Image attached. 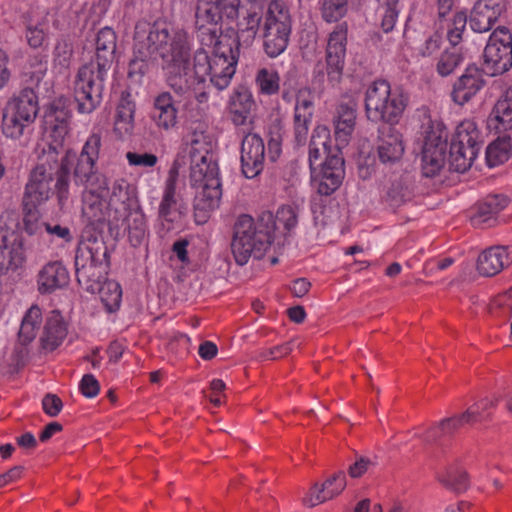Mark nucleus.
Returning a JSON list of instances; mask_svg holds the SVG:
<instances>
[{
	"label": "nucleus",
	"instance_id": "nucleus-12",
	"mask_svg": "<svg viewBox=\"0 0 512 512\" xmlns=\"http://www.w3.org/2000/svg\"><path fill=\"white\" fill-rule=\"evenodd\" d=\"M102 147V136L100 133H92L86 139L80 154L71 159V166L74 161L73 179L76 185L88 189H108L106 177L99 172L97 160L99 159Z\"/></svg>",
	"mask_w": 512,
	"mask_h": 512
},
{
	"label": "nucleus",
	"instance_id": "nucleus-48",
	"mask_svg": "<svg viewBox=\"0 0 512 512\" xmlns=\"http://www.w3.org/2000/svg\"><path fill=\"white\" fill-rule=\"evenodd\" d=\"M99 293L100 300L108 313L119 310L122 301V289L118 282L114 280H105L96 290Z\"/></svg>",
	"mask_w": 512,
	"mask_h": 512
},
{
	"label": "nucleus",
	"instance_id": "nucleus-11",
	"mask_svg": "<svg viewBox=\"0 0 512 512\" xmlns=\"http://www.w3.org/2000/svg\"><path fill=\"white\" fill-rule=\"evenodd\" d=\"M166 84L178 98L184 102L185 109L195 100L198 104H205L209 100L206 78L190 69V61L186 63L170 64L167 67Z\"/></svg>",
	"mask_w": 512,
	"mask_h": 512
},
{
	"label": "nucleus",
	"instance_id": "nucleus-58",
	"mask_svg": "<svg viewBox=\"0 0 512 512\" xmlns=\"http://www.w3.org/2000/svg\"><path fill=\"white\" fill-rule=\"evenodd\" d=\"M40 205L22 202L23 211V229L29 235H35L41 232L43 223L40 222V212L38 207Z\"/></svg>",
	"mask_w": 512,
	"mask_h": 512
},
{
	"label": "nucleus",
	"instance_id": "nucleus-39",
	"mask_svg": "<svg viewBox=\"0 0 512 512\" xmlns=\"http://www.w3.org/2000/svg\"><path fill=\"white\" fill-rule=\"evenodd\" d=\"M487 128L495 133L512 129V94L510 91L494 105L487 118Z\"/></svg>",
	"mask_w": 512,
	"mask_h": 512
},
{
	"label": "nucleus",
	"instance_id": "nucleus-2",
	"mask_svg": "<svg viewBox=\"0 0 512 512\" xmlns=\"http://www.w3.org/2000/svg\"><path fill=\"white\" fill-rule=\"evenodd\" d=\"M272 213L264 212L255 220L248 214H241L233 225L231 251L236 263L245 265L251 256L262 258L273 241Z\"/></svg>",
	"mask_w": 512,
	"mask_h": 512
},
{
	"label": "nucleus",
	"instance_id": "nucleus-42",
	"mask_svg": "<svg viewBox=\"0 0 512 512\" xmlns=\"http://www.w3.org/2000/svg\"><path fill=\"white\" fill-rule=\"evenodd\" d=\"M413 198V181L408 174L394 179L387 188L384 200L393 209L399 208Z\"/></svg>",
	"mask_w": 512,
	"mask_h": 512
},
{
	"label": "nucleus",
	"instance_id": "nucleus-60",
	"mask_svg": "<svg viewBox=\"0 0 512 512\" xmlns=\"http://www.w3.org/2000/svg\"><path fill=\"white\" fill-rule=\"evenodd\" d=\"M271 224L273 225V231L283 226V229L289 232L297 224V212L295 208L291 205L281 206L277 210L275 217L272 215Z\"/></svg>",
	"mask_w": 512,
	"mask_h": 512
},
{
	"label": "nucleus",
	"instance_id": "nucleus-33",
	"mask_svg": "<svg viewBox=\"0 0 512 512\" xmlns=\"http://www.w3.org/2000/svg\"><path fill=\"white\" fill-rule=\"evenodd\" d=\"M113 228H123L124 231L128 232L131 245L134 247L140 246L147 236V224L141 206L122 216L112 217L110 230Z\"/></svg>",
	"mask_w": 512,
	"mask_h": 512
},
{
	"label": "nucleus",
	"instance_id": "nucleus-5",
	"mask_svg": "<svg viewBox=\"0 0 512 512\" xmlns=\"http://www.w3.org/2000/svg\"><path fill=\"white\" fill-rule=\"evenodd\" d=\"M230 39L218 38L209 47H213L211 55L203 48L194 53V69L205 78L210 77L211 84L222 91L226 89L236 71L237 57L233 52Z\"/></svg>",
	"mask_w": 512,
	"mask_h": 512
},
{
	"label": "nucleus",
	"instance_id": "nucleus-40",
	"mask_svg": "<svg viewBox=\"0 0 512 512\" xmlns=\"http://www.w3.org/2000/svg\"><path fill=\"white\" fill-rule=\"evenodd\" d=\"M63 142L64 140L59 139H52L50 142H45L38 155V162L32 170L45 172L46 175L54 177L61 163L60 155L67 151H64Z\"/></svg>",
	"mask_w": 512,
	"mask_h": 512
},
{
	"label": "nucleus",
	"instance_id": "nucleus-49",
	"mask_svg": "<svg viewBox=\"0 0 512 512\" xmlns=\"http://www.w3.org/2000/svg\"><path fill=\"white\" fill-rule=\"evenodd\" d=\"M438 480L456 493L464 492L469 487L466 471L453 465L448 466L442 474H438Z\"/></svg>",
	"mask_w": 512,
	"mask_h": 512
},
{
	"label": "nucleus",
	"instance_id": "nucleus-29",
	"mask_svg": "<svg viewBox=\"0 0 512 512\" xmlns=\"http://www.w3.org/2000/svg\"><path fill=\"white\" fill-rule=\"evenodd\" d=\"M109 206L113 210V217L122 216L140 206L136 187L124 178L116 179L109 197Z\"/></svg>",
	"mask_w": 512,
	"mask_h": 512
},
{
	"label": "nucleus",
	"instance_id": "nucleus-30",
	"mask_svg": "<svg viewBox=\"0 0 512 512\" xmlns=\"http://www.w3.org/2000/svg\"><path fill=\"white\" fill-rule=\"evenodd\" d=\"M177 100L168 91H162L153 99L150 118L157 128L172 130L178 124Z\"/></svg>",
	"mask_w": 512,
	"mask_h": 512
},
{
	"label": "nucleus",
	"instance_id": "nucleus-16",
	"mask_svg": "<svg viewBox=\"0 0 512 512\" xmlns=\"http://www.w3.org/2000/svg\"><path fill=\"white\" fill-rule=\"evenodd\" d=\"M221 0H198L195 13V27L202 45L210 46L221 38L222 29L219 23L225 17Z\"/></svg>",
	"mask_w": 512,
	"mask_h": 512
},
{
	"label": "nucleus",
	"instance_id": "nucleus-15",
	"mask_svg": "<svg viewBox=\"0 0 512 512\" xmlns=\"http://www.w3.org/2000/svg\"><path fill=\"white\" fill-rule=\"evenodd\" d=\"M483 59L490 75L502 74L512 67V34L507 27L499 26L492 32Z\"/></svg>",
	"mask_w": 512,
	"mask_h": 512
},
{
	"label": "nucleus",
	"instance_id": "nucleus-28",
	"mask_svg": "<svg viewBox=\"0 0 512 512\" xmlns=\"http://www.w3.org/2000/svg\"><path fill=\"white\" fill-rule=\"evenodd\" d=\"M378 158L383 164H395L404 153L402 134L393 126L378 128Z\"/></svg>",
	"mask_w": 512,
	"mask_h": 512
},
{
	"label": "nucleus",
	"instance_id": "nucleus-64",
	"mask_svg": "<svg viewBox=\"0 0 512 512\" xmlns=\"http://www.w3.org/2000/svg\"><path fill=\"white\" fill-rule=\"evenodd\" d=\"M43 227L45 231L55 239H60L64 243H70L73 240V235L68 226L58 223L44 222Z\"/></svg>",
	"mask_w": 512,
	"mask_h": 512
},
{
	"label": "nucleus",
	"instance_id": "nucleus-26",
	"mask_svg": "<svg viewBox=\"0 0 512 512\" xmlns=\"http://www.w3.org/2000/svg\"><path fill=\"white\" fill-rule=\"evenodd\" d=\"M68 334V323L59 310L50 311L44 318L39 337L40 348L48 353L62 345Z\"/></svg>",
	"mask_w": 512,
	"mask_h": 512
},
{
	"label": "nucleus",
	"instance_id": "nucleus-53",
	"mask_svg": "<svg viewBox=\"0 0 512 512\" xmlns=\"http://www.w3.org/2000/svg\"><path fill=\"white\" fill-rule=\"evenodd\" d=\"M463 61L464 56L460 48L452 46L441 53L436 63V71L440 76L447 77L451 75Z\"/></svg>",
	"mask_w": 512,
	"mask_h": 512
},
{
	"label": "nucleus",
	"instance_id": "nucleus-19",
	"mask_svg": "<svg viewBox=\"0 0 512 512\" xmlns=\"http://www.w3.org/2000/svg\"><path fill=\"white\" fill-rule=\"evenodd\" d=\"M241 172L253 179L260 175L265 167V144L257 133L247 132L240 147Z\"/></svg>",
	"mask_w": 512,
	"mask_h": 512
},
{
	"label": "nucleus",
	"instance_id": "nucleus-47",
	"mask_svg": "<svg viewBox=\"0 0 512 512\" xmlns=\"http://www.w3.org/2000/svg\"><path fill=\"white\" fill-rule=\"evenodd\" d=\"M329 131L323 127H317L311 136L309 143V166L311 171L316 169L315 163L321 158L322 154L328 156L335 153V148L332 149L328 145Z\"/></svg>",
	"mask_w": 512,
	"mask_h": 512
},
{
	"label": "nucleus",
	"instance_id": "nucleus-32",
	"mask_svg": "<svg viewBox=\"0 0 512 512\" xmlns=\"http://www.w3.org/2000/svg\"><path fill=\"white\" fill-rule=\"evenodd\" d=\"M345 487V472L337 471L328 477L321 485L315 483L310 488L308 494L303 498V503L308 507H315L338 496Z\"/></svg>",
	"mask_w": 512,
	"mask_h": 512
},
{
	"label": "nucleus",
	"instance_id": "nucleus-38",
	"mask_svg": "<svg viewBox=\"0 0 512 512\" xmlns=\"http://www.w3.org/2000/svg\"><path fill=\"white\" fill-rule=\"evenodd\" d=\"M177 180L175 177H169L165 182L162 200L159 205L158 217L162 224L168 223L167 230L172 228V224L177 221L181 215L182 205L179 203V195L176 192Z\"/></svg>",
	"mask_w": 512,
	"mask_h": 512
},
{
	"label": "nucleus",
	"instance_id": "nucleus-20",
	"mask_svg": "<svg viewBox=\"0 0 512 512\" xmlns=\"http://www.w3.org/2000/svg\"><path fill=\"white\" fill-rule=\"evenodd\" d=\"M71 102L61 96L53 100L46 108L44 125L52 139L64 140L70 130L72 111Z\"/></svg>",
	"mask_w": 512,
	"mask_h": 512
},
{
	"label": "nucleus",
	"instance_id": "nucleus-45",
	"mask_svg": "<svg viewBox=\"0 0 512 512\" xmlns=\"http://www.w3.org/2000/svg\"><path fill=\"white\" fill-rule=\"evenodd\" d=\"M75 158V152L67 149L61 156V163L54 175H56L55 193L60 205H64L69 198L71 159Z\"/></svg>",
	"mask_w": 512,
	"mask_h": 512
},
{
	"label": "nucleus",
	"instance_id": "nucleus-62",
	"mask_svg": "<svg viewBox=\"0 0 512 512\" xmlns=\"http://www.w3.org/2000/svg\"><path fill=\"white\" fill-rule=\"evenodd\" d=\"M375 466L376 462L371 458L357 456L355 462L348 467V474L351 478H360Z\"/></svg>",
	"mask_w": 512,
	"mask_h": 512
},
{
	"label": "nucleus",
	"instance_id": "nucleus-4",
	"mask_svg": "<svg viewBox=\"0 0 512 512\" xmlns=\"http://www.w3.org/2000/svg\"><path fill=\"white\" fill-rule=\"evenodd\" d=\"M82 237L74 258L76 280L87 292L96 293L110 269L109 249L103 237Z\"/></svg>",
	"mask_w": 512,
	"mask_h": 512
},
{
	"label": "nucleus",
	"instance_id": "nucleus-51",
	"mask_svg": "<svg viewBox=\"0 0 512 512\" xmlns=\"http://www.w3.org/2000/svg\"><path fill=\"white\" fill-rule=\"evenodd\" d=\"M321 18L326 23H337L349 11V0H319Z\"/></svg>",
	"mask_w": 512,
	"mask_h": 512
},
{
	"label": "nucleus",
	"instance_id": "nucleus-6",
	"mask_svg": "<svg viewBox=\"0 0 512 512\" xmlns=\"http://www.w3.org/2000/svg\"><path fill=\"white\" fill-rule=\"evenodd\" d=\"M408 98L397 90H392L384 79L371 82L365 91L364 106L367 119L383 126L396 125L407 106Z\"/></svg>",
	"mask_w": 512,
	"mask_h": 512
},
{
	"label": "nucleus",
	"instance_id": "nucleus-44",
	"mask_svg": "<svg viewBox=\"0 0 512 512\" xmlns=\"http://www.w3.org/2000/svg\"><path fill=\"white\" fill-rule=\"evenodd\" d=\"M44 324L41 308L37 304H33L25 313L21 320L18 332V342L27 346L36 338L40 327Z\"/></svg>",
	"mask_w": 512,
	"mask_h": 512
},
{
	"label": "nucleus",
	"instance_id": "nucleus-14",
	"mask_svg": "<svg viewBox=\"0 0 512 512\" xmlns=\"http://www.w3.org/2000/svg\"><path fill=\"white\" fill-rule=\"evenodd\" d=\"M495 406V401L483 399L470 406L464 413L458 416L442 420L439 424L430 427L423 439L427 443H438L445 437L463 428L465 425H474L490 419V414L485 411Z\"/></svg>",
	"mask_w": 512,
	"mask_h": 512
},
{
	"label": "nucleus",
	"instance_id": "nucleus-31",
	"mask_svg": "<svg viewBox=\"0 0 512 512\" xmlns=\"http://www.w3.org/2000/svg\"><path fill=\"white\" fill-rule=\"evenodd\" d=\"M136 103L132 94L122 91L114 113V133L119 139L132 136L135 128Z\"/></svg>",
	"mask_w": 512,
	"mask_h": 512
},
{
	"label": "nucleus",
	"instance_id": "nucleus-9",
	"mask_svg": "<svg viewBox=\"0 0 512 512\" xmlns=\"http://www.w3.org/2000/svg\"><path fill=\"white\" fill-rule=\"evenodd\" d=\"M142 32L154 55H158L169 65L189 62L191 43L184 29L175 28L169 31L166 27L154 24L148 31Z\"/></svg>",
	"mask_w": 512,
	"mask_h": 512
},
{
	"label": "nucleus",
	"instance_id": "nucleus-25",
	"mask_svg": "<svg viewBox=\"0 0 512 512\" xmlns=\"http://www.w3.org/2000/svg\"><path fill=\"white\" fill-rule=\"evenodd\" d=\"M256 102L250 89L245 85L236 86L229 96L227 110L230 120L235 126L251 123L252 114L256 110Z\"/></svg>",
	"mask_w": 512,
	"mask_h": 512
},
{
	"label": "nucleus",
	"instance_id": "nucleus-52",
	"mask_svg": "<svg viewBox=\"0 0 512 512\" xmlns=\"http://www.w3.org/2000/svg\"><path fill=\"white\" fill-rule=\"evenodd\" d=\"M492 317L506 323L512 319V287L496 295L489 304Z\"/></svg>",
	"mask_w": 512,
	"mask_h": 512
},
{
	"label": "nucleus",
	"instance_id": "nucleus-41",
	"mask_svg": "<svg viewBox=\"0 0 512 512\" xmlns=\"http://www.w3.org/2000/svg\"><path fill=\"white\" fill-rule=\"evenodd\" d=\"M509 199L503 194H493L486 196L476 205V211L471 217L472 224L475 226L485 224L507 207Z\"/></svg>",
	"mask_w": 512,
	"mask_h": 512
},
{
	"label": "nucleus",
	"instance_id": "nucleus-56",
	"mask_svg": "<svg viewBox=\"0 0 512 512\" xmlns=\"http://www.w3.org/2000/svg\"><path fill=\"white\" fill-rule=\"evenodd\" d=\"M399 0H379L377 15L380 18V26L385 33L393 30L398 18Z\"/></svg>",
	"mask_w": 512,
	"mask_h": 512
},
{
	"label": "nucleus",
	"instance_id": "nucleus-50",
	"mask_svg": "<svg viewBox=\"0 0 512 512\" xmlns=\"http://www.w3.org/2000/svg\"><path fill=\"white\" fill-rule=\"evenodd\" d=\"M188 144L190 145V158H197V155H214L212 152V140L203 126L199 124L188 135Z\"/></svg>",
	"mask_w": 512,
	"mask_h": 512
},
{
	"label": "nucleus",
	"instance_id": "nucleus-1",
	"mask_svg": "<svg viewBox=\"0 0 512 512\" xmlns=\"http://www.w3.org/2000/svg\"><path fill=\"white\" fill-rule=\"evenodd\" d=\"M291 30L290 10L283 0H245L237 23V44L249 47L260 31L264 52L276 58L286 50Z\"/></svg>",
	"mask_w": 512,
	"mask_h": 512
},
{
	"label": "nucleus",
	"instance_id": "nucleus-23",
	"mask_svg": "<svg viewBox=\"0 0 512 512\" xmlns=\"http://www.w3.org/2000/svg\"><path fill=\"white\" fill-rule=\"evenodd\" d=\"M506 4V0H478L469 15L471 29L476 33L489 31L506 11Z\"/></svg>",
	"mask_w": 512,
	"mask_h": 512
},
{
	"label": "nucleus",
	"instance_id": "nucleus-10",
	"mask_svg": "<svg viewBox=\"0 0 512 512\" xmlns=\"http://www.w3.org/2000/svg\"><path fill=\"white\" fill-rule=\"evenodd\" d=\"M109 69L102 68L101 64L93 61L78 69L73 83V92L79 113L90 114L100 106Z\"/></svg>",
	"mask_w": 512,
	"mask_h": 512
},
{
	"label": "nucleus",
	"instance_id": "nucleus-63",
	"mask_svg": "<svg viewBox=\"0 0 512 512\" xmlns=\"http://www.w3.org/2000/svg\"><path fill=\"white\" fill-rule=\"evenodd\" d=\"M126 158L129 165L145 168L154 167L158 162L157 156L152 153L128 152Z\"/></svg>",
	"mask_w": 512,
	"mask_h": 512
},
{
	"label": "nucleus",
	"instance_id": "nucleus-59",
	"mask_svg": "<svg viewBox=\"0 0 512 512\" xmlns=\"http://www.w3.org/2000/svg\"><path fill=\"white\" fill-rule=\"evenodd\" d=\"M25 262V254L20 244L11 247L7 257L2 254L0 257V277L6 275L9 271H16L22 267Z\"/></svg>",
	"mask_w": 512,
	"mask_h": 512
},
{
	"label": "nucleus",
	"instance_id": "nucleus-7",
	"mask_svg": "<svg viewBox=\"0 0 512 512\" xmlns=\"http://www.w3.org/2000/svg\"><path fill=\"white\" fill-rule=\"evenodd\" d=\"M348 24L338 23L328 34L325 61H319L313 69L312 83L320 89L340 84L345 66L347 51Z\"/></svg>",
	"mask_w": 512,
	"mask_h": 512
},
{
	"label": "nucleus",
	"instance_id": "nucleus-46",
	"mask_svg": "<svg viewBox=\"0 0 512 512\" xmlns=\"http://www.w3.org/2000/svg\"><path fill=\"white\" fill-rule=\"evenodd\" d=\"M442 27L446 28L447 39L452 46H457L463 39V33L469 20L466 10H456L445 19H438Z\"/></svg>",
	"mask_w": 512,
	"mask_h": 512
},
{
	"label": "nucleus",
	"instance_id": "nucleus-35",
	"mask_svg": "<svg viewBox=\"0 0 512 512\" xmlns=\"http://www.w3.org/2000/svg\"><path fill=\"white\" fill-rule=\"evenodd\" d=\"M356 110L357 103L354 100L341 102L337 106L334 119L335 148L341 149L348 144L356 124Z\"/></svg>",
	"mask_w": 512,
	"mask_h": 512
},
{
	"label": "nucleus",
	"instance_id": "nucleus-22",
	"mask_svg": "<svg viewBox=\"0 0 512 512\" xmlns=\"http://www.w3.org/2000/svg\"><path fill=\"white\" fill-rule=\"evenodd\" d=\"M70 284V273L61 260L45 263L36 275L37 291L41 295H51L66 289Z\"/></svg>",
	"mask_w": 512,
	"mask_h": 512
},
{
	"label": "nucleus",
	"instance_id": "nucleus-3",
	"mask_svg": "<svg viewBox=\"0 0 512 512\" xmlns=\"http://www.w3.org/2000/svg\"><path fill=\"white\" fill-rule=\"evenodd\" d=\"M189 178L191 186L196 190L194 218L197 224H204L210 213L219 207L222 197L219 167L214 155H197V158H192Z\"/></svg>",
	"mask_w": 512,
	"mask_h": 512
},
{
	"label": "nucleus",
	"instance_id": "nucleus-61",
	"mask_svg": "<svg viewBox=\"0 0 512 512\" xmlns=\"http://www.w3.org/2000/svg\"><path fill=\"white\" fill-rule=\"evenodd\" d=\"M442 44V35L439 32H434L426 38L419 48V55L422 57H432L440 51Z\"/></svg>",
	"mask_w": 512,
	"mask_h": 512
},
{
	"label": "nucleus",
	"instance_id": "nucleus-21",
	"mask_svg": "<svg viewBox=\"0 0 512 512\" xmlns=\"http://www.w3.org/2000/svg\"><path fill=\"white\" fill-rule=\"evenodd\" d=\"M486 85L484 70L475 64L468 65L456 79L450 93L454 103L463 106L470 102Z\"/></svg>",
	"mask_w": 512,
	"mask_h": 512
},
{
	"label": "nucleus",
	"instance_id": "nucleus-37",
	"mask_svg": "<svg viewBox=\"0 0 512 512\" xmlns=\"http://www.w3.org/2000/svg\"><path fill=\"white\" fill-rule=\"evenodd\" d=\"M53 179V176L46 175L45 172L31 170L28 182L25 185L22 202L30 203V205L44 204L50 198Z\"/></svg>",
	"mask_w": 512,
	"mask_h": 512
},
{
	"label": "nucleus",
	"instance_id": "nucleus-24",
	"mask_svg": "<svg viewBox=\"0 0 512 512\" xmlns=\"http://www.w3.org/2000/svg\"><path fill=\"white\" fill-rule=\"evenodd\" d=\"M447 140L441 134L431 132L425 138L422 150V173L425 177H434L443 168L446 161Z\"/></svg>",
	"mask_w": 512,
	"mask_h": 512
},
{
	"label": "nucleus",
	"instance_id": "nucleus-43",
	"mask_svg": "<svg viewBox=\"0 0 512 512\" xmlns=\"http://www.w3.org/2000/svg\"><path fill=\"white\" fill-rule=\"evenodd\" d=\"M116 33L109 27L102 28L96 38V54L92 61L110 68L116 52Z\"/></svg>",
	"mask_w": 512,
	"mask_h": 512
},
{
	"label": "nucleus",
	"instance_id": "nucleus-27",
	"mask_svg": "<svg viewBox=\"0 0 512 512\" xmlns=\"http://www.w3.org/2000/svg\"><path fill=\"white\" fill-rule=\"evenodd\" d=\"M313 112L314 101L311 92L300 90L296 96L293 116L294 142L297 146H303L307 141Z\"/></svg>",
	"mask_w": 512,
	"mask_h": 512
},
{
	"label": "nucleus",
	"instance_id": "nucleus-17",
	"mask_svg": "<svg viewBox=\"0 0 512 512\" xmlns=\"http://www.w3.org/2000/svg\"><path fill=\"white\" fill-rule=\"evenodd\" d=\"M99 190L88 189L83 192L81 218L86 225L83 236L102 237L101 232L105 225L108 224L110 227V206L98 193Z\"/></svg>",
	"mask_w": 512,
	"mask_h": 512
},
{
	"label": "nucleus",
	"instance_id": "nucleus-18",
	"mask_svg": "<svg viewBox=\"0 0 512 512\" xmlns=\"http://www.w3.org/2000/svg\"><path fill=\"white\" fill-rule=\"evenodd\" d=\"M311 178L322 196H330L338 190L345 178V161L341 149L335 148L334 154L326 156L320 169L311 171Z\"/></svg>",
	"mask_w": 512,
	"mask_h": 512
},
{
	"label": "nucleus",
	"instance_id": "nucleus-34",
	"mask_svg": "<svg viewBox=\"0 0 512 512\" xmlns=\"http://www.w3.org/2000/svg\"><path fill=\"white\" fill-rule=\"evenodd\" d=\"M512 264V252L506 246H492L480 253L477 259V271L480 275L491 277L499 274Z\"/></svg>",
	"mask_w": 512,
	"mask_h": 512
},
{
	"label": "nucleus",
	"instance_id": "nucleus-57",
	"mask_svg": "<svg viewBox=\"0 0 512 512\" xmlns=\"http://www.w3.org/2000/svg\"><path fill=\"white\" fill-rule=\"evenodd\" d=\"M510 144L505 139H497L486 148V162L489 167L503 164L509 159Z\"/></svg>",
	"mask_w": 512,
	"mask_h": 512
},
{
	"label": "nucleus",
	"instance_id": "nucleus-8",
	"mask_svg": "<svg viewBox=\"0 0 512 512\" xmlns=\"http://www.w3.org/2000/svg\"><path fill=\"white\" fill-rule=\"evenodd\" d=\"M39 111L38 96L29 87L10 98L2 110L1 129L4 136L13 140L29 137Z\"/></svg>",
	"mask_w": 512,
	"mask_h": 512
},
{
	"label": "nucleus",
	"instance_id": "nucleus-54",
	"mask_svg": "<svg viewBox=\"0 0 512 512\" xmlns=\"http://www.w3.org/2000/svg\"><path fill=\"white\" fill-rule=\"evenodd\" d=\"M255 84L260 94L275 95L280 90L279 73L270 68H261L255 75Z\"/></svg>",
	"mask_w": 512,
	"mask_h": 512
},
{
	"label": "nucleus",
	"instance_id": "nucleus-36",
	"mask_svg": "<svg viewBox=\"0 0 512 512\" xmlns=\"http://www.w3.org/2000/svg\"><path fill=\"white\" fill-rule=\"evenodd\" d=\"M144 32L139 26H136L134 34L133 58L128 65V77L142 78L149 70L150 63L156 59V56L143 38Z\"/></svg>",
	"mask_w": 512,
	"mask_h": 512
},
{
	"label": "nucleus",
	"instance_id": "nucleus-13",
	"mask_svg": "<svg viewBox=\"0 0 512 512\" xmlns=\"http://www.w3.org/2000/svg\"><path fill=\"white\" fill-rule=\"evenodd\" d=\"M482 142L481 132L475 121L471 119L462 121L450 144V168L461 173L469 169L480 151Z\"/></svg>",
	"mask_w": 512,
	"mask_h": 512
},
{
	"label": "nucleus",
	"instance_id": "nucleus-55",
	"mask_svg": "<svg viewBox=\"0 0 512 512\" xmlns=\"http://www.w3.org/2000/svg\"><path fill=\"white\" fill-rule=\"evenodd\" d=\"M53 68L59 74L66 73L71 65L73 57L72 44L66 39H59L53 49Z\"/></svg>",
	"mask_w": 512,
	"mask_h": 512
}]
</instances>
